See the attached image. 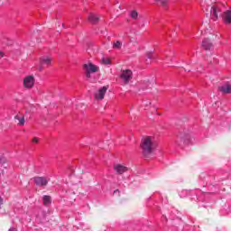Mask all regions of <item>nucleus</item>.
<instances>
[{
  "label": "nucleus",
  "instance_id": "obj_1",
  "mask_svg": "<svg viewBox=\"0 0 231 231\" xmlns=\"http://www.w3.org/2000/svg\"><path fill=\"white\" fill-rule=\"evenodd\" d=\"M156 147H158V144L156 143L154 137L146 136L142 139L141 149L145 158H149V156L156 151Z\"/></svg>",
  "mask_w": 231,
  "mask_h": 231
},
{
  "label": "nucleus",
  "instance_id": "obj_2",
  "mask_svg": "<svg viewBox=\"0 0 231 231\" xmlns=\"http://www.w3.org/2000/svg\"><path fill=\"white\" fill-rule=\"evenodd\" d=\"M83 69L85 70L87 79H91V75H93V73H97V71H100V68L92 62L85 63L83 65Z\"/></svg>",
  "mask_w": 231,
  "mask_h": 231
},
{
  "label": "nucleus",
  "instance_id": "obj_3",
  "mask_svg": "<svg viewBox=\"0 0 231 231\" xmlns=\"http://www.w3.org/2000/svg\"><path fill=\"white\" fill-rule=\"evenodd\" d=\"M190 140H191L190 134L182 133L179 134L177 138V143L180 147H183V145H189V143H190Z\"/></svg>",
  "mask_w": 231,
  "mask_h": 231
},
{
  "label": "nucleus",
  "instance_id": "obj_4",
  "mask_svg": "<svg viewBox=\"0 0 231 231\" xmlns=\"http://www.w3.org/2000/svg\"><path fill=\"white\" fill-rule=\"evenodd\" d=\"M209 10V15L213 21H217L219 19V15H221V9H219V6L213 5L208 6L207 12Z\"/></svg>",
  "mask_w": 231,
  "mask_h": 231
},
{
  "label": "nucleus",
  "instance_id": "obj_5",
  "mask_svg": "<svg viewBox=\"0 0 231 231\" xmlns=\"http://www.w3.org/2000/svg\"><path fill=\"white\" fill-rule=\"evenodd\" d=\"M14 122L19 127H24V125L26 124V112H18L14 116Z\"/></svg>",
  "mask_w": 231,
  "mask_h": 231
},
{
  "label": "nucleus",
  "instance_id": "obj_6",
  "mask_svg": "<svg viewBox=\"0 0 231 231\" xmlns=\"http://www.w3.org/2000/svg\"><path fill=\"white\" fill-rule=\"evenodd\" d=\"M49 178L47 177H33L32 181L37 185V187H46L48 185Z\"/></svg>",
  "mask_w": 231,
  "mask_h": 231
},
{
  "label": "nucleus",
  "instance_id": "obj_7",
  "mask_svg": "<svg viewBox=\"0 0 231 231\" xmlns=\"http://www.w3.org/2000/svg\"><path fill=\"white\" fill-rule=\"evenodd\" d=\"M35 86V78L33 76H26L23 79V87L27 89H32Z\"/></svg>",
  "mask_w": 231,
  "mask_h": 231
},
{
  "label": "nucleus",
  "instance_id": "obj_8",
  "mask_svg": "<svg viewBox=\"0 0 231 231\" xmlns=\"http://www.w3.org/2000/svg\"><path fill=\"white\" fill-rule=\"evenodd\" d=\"M121 79L125 84H129V81L133 79V71L130 69L123 70L121 73Z\"/></svg>",
  "mask_w": 231,
  "mask_h": 231
},
{
  "label": "nucleus",
  "instance_id": "obj_9",
  "mask_svg": "<svg viewBox=\"0 0 231 231\" xmlns=\"http://www.w3.org/2000/svg\"><path fill=\"white\" fill-rule=\"evenodd\" d=\"M106 93H107V87H102L94 94V97L96 100H104Z\"/></svg>",
  "mask_w": 231,
  "mask_h": 231
},
{
  "label": "nucleus",
  "instance_id": "obj_10",
  "mask_svg": "<svg viewBox=\"0 0 231 231\" xmlns=\"http://www.w3.org/2000/svg\"><path fill=\"white\" fill-rule=\"evenodd\" d=\"M51 64V58L49 56H43L40 59V69H42L44 66H50Z\"/></svg>",
  "mask_w": 231,
  "mask_h": 231
},
{
  "label": "nucleus",
  "instance_id": "obj_11",
  "mask_svg": "<svg viewBox=\"0 0 231 231\" xmlns=\"http://www.w3.org/2000/svg\"><path fill=\"white\" fill-rule=\"evenodd\" d=\"M220 93L223 95H231V85L229 83H225L218 88Z\"/></svg>",
  "mask_w": 231,
  "mask_h": 231
},
{
  "label": "nucleus",
  "instance_id": "obj_12",
  "mask_svg": "<svg viewBox=\"0 0 231 231\" xmlns=\"http://www.w3.org/2000/svg\"><path fill=\"white\" fill-rule=\"evenodd\" d=\"M114 171L117 174H124V172H127V171H129V168H127L126 166L122 165V164H116L114 166Z\"/></svg>",
  "mask_w": 231,
  "mask_h": 231
},
{
  "label": "nucleus",
  "instance_id": "obj_13",
  "mask_svg": "<svg viewBox=\"0 0 231 231\" xmlns=\"http://www.w3.org/2000/svg\"><path fill=\"white\" fill-rule=\"evenodd\" d=\"M223 19L224 22L226 23V24L231 23V8L223 14Z\"/></svg>",
  "mask_w": 231,
  "mask_h": 231
},
{
  "label": "nucleus",
  "instance_id": "obj_14",
  "mask_svg": "<svg viewBox=\"0 0 231 231\" xmlns=\"http://www.w3.org/2000/svg\"><path fill=\"white\" fill-rule=\"evenodd\" d=\"M202 48H204V50H210V48H212V42H210V40L208 39L203 40Z\"/></svg>",
  "mask_w": 231,
  "mask_h": 231
},
{
  "label": "nucleus",
  "instance_id": "obj_15",
  "mask_svg": "<svg viewBox=\"0 0 231 231\" xmlns=\"http://www.w3.org/2000/svg\"><path fill=\"white\" fill-rule=\"evenodd\" d=\"M43 205L48 207V205H51V197L45 195L43 196Z\"/></svg>",
  "mask_w": 231,
  "mask_h": 231
},
{
  "label": "nucleus",
  "instance_id": "obj_16",
  "mask_svg": "<svg viewBox=\"0 0 231 231\" xmlns=\"http://www.w3.org/2000/svg\"><path fill=\"white\" fill-rule=\"evenodd\" d=\"M88 21L95 24L96 23H98V16H97L93 14H90L89 16H88Z\"/></svg>",
  "mask_w": 231,
  "mask_h": 231
},
{
  "label": "nucleus",
  "instance_id": "obj_17",
  "mask_svg": "<svg viewBox=\"0 0 231 231\" xmlns=\"http://www.w3.org/2000/svg\"><path fill=\"white\" fill-rule=\"evenodd\" d=\"M114 50H120L122 48V42L116 41L113 43Z\"/></svg>",
  "mask_w": 231,
  "mask_h": 231
},
{
  "label": "nucleus",
  "instance_id": "obj_18",
  "mask_svg": "<svg viewBox=\"0 0 231 231\" xmlns=\"http://www.w3.org/2000/svg\"><path fill=\"white\" fill-rule=\"evenodd\" d=\"M146 57L147 59H149V60H146V64H151V60H152V59L154 58L152 55V52H147Z\"/></svg>",
  "mask_w": 231,
  "mask_h": 231
},
{
  "label": "nucleus",
  "instance_id": "obj_19",
  "mask_svg": "<svg viewBox=\"0 0 231 231\" xmlns=\"http://www.w3.org/2000/svg\"><path fill=\"white\" fill-rule=\"evenodd\" d=\"M130 17H132V19H134V20H136V19H138V12H136V11H132L131 13H130Z\"/></svg>",
  "mask_w": 231,
  "mask_h": 231
},
{
  "label": "nucleus",
  "instance_id": "obj_20",
  "mask_svg": "<svg viewBox=\"0 0 231 231\" xmlns=\"http://www.w3.org/2000/svg\"><path fill=\"white\" fill-rule=\"evenodd\" d=\"M158 3H161V5H162V6H165L167 5V3H169V0H155Z\"/></svg>",
  "mask_w": 231,
  "mask_h": 231
},
{
  "label": "nucleus",
  "instance_id": "obj_21",
  "mask_svg": "<svg viewBox=\"0 0 231 231\" xmlns=\"http://www.w3.org/2000/svg\"><path fill=\"white\" fill-rule=\"evenodd\" d=\"M102 62H103V64H111V60H109V59H103L102 60Z\"/></svg>",
  "mask_w": 231,
  "mask_h": 231
},
{
  "label": "nucleus",
  "instance_id": "obj_22",
  "mask_svg": "<svg viewBox=\"0 0 231 231\" xmlns=\"http://www.w3.org/2000/svg\"><path fill=\"white\" fill-rule=\"evenodd\" d=\"M38 142H39V138L34 137V138L32 139V143H37Z\"/></svg>",
  "mask_w": 231,
  "mask_h": 231
},
{
  "label": "nucleus",
  "instance_id": "obj_23",
  "mask_svg": "<svg viewBox=\"0 0 231 231\" xmlns=\"http://www.w3.org/2000/svg\"><path fill=\"white\" fill-rule=\"evenodd\" d=\"M149 106H151V101H146L145 102V107H149Z\"/></svg>",
  "mask_w": 231,
  "mask_h": 231
},
{
  "label": "nucleus",
  "instance_id": "obj_24",
  "mask_svg": "<svg viewBox=\"0 0 231 231\" xmlns=\"http://www.w3.org/2000/svg\"><path fill=\"white\" fill-rule=\"evenodd\" d=\"M3 57H5V52L0 51V59H3Z\"/></svg>",
  "mask_w": 231,
  "mask_h": 231
},
{
  "label": "nucleus",
  "instance_id": "obj_25",
  "mask_svg": "<svg viewBox=\"0 0 231 231\" xmlns=\"http://www.w3.org/2000/svg\"><path fill=\"white\" fill-rule=\"evenodd\" d=\"M8 231H17L14 227H11Z\"/></svg>",
  "mask_w": 231,
  "mask_h": 231
},
{
  "label": "nucleus",
  "instance_id": "obj_26",
  "mask_svg": "<svg viewBox=\"0 0 231 231\" xmlns=\"http://www.w3.org/2000/svg\"><path fill=\"white\" fill-rule=\"evenodd\" d=\"M116 192H118V189L115 190V191H114V194H116Z\"/></svg>",
  "mask_w": 231,
  "mask_h": 231
},
{
  "label": "nucleus",
  "instance_id": "obj_27",
  "mask_svg": "<svg viewBox=\"0 0 231 231\" xmlns=\"http://www.w3.org/2000/svg\"><path fill=\"white\" fill-rule=\"evenodd\" d=\"M169 60H172V58H170Z\"/></svg>",
  "mask_w": 231,
  "mask_h": 231
},
{
  "label": "nucleus",
  "instance_id": "obj_28",
  "mask_svg": "<svg viewBox=\"0 0 231 231\" xmlns=\"http://www.w3.org/2000/svg\"><path fill=\"white\" fill-rule=\"evenodd\" d=\"M206 15H208V13H207Z\"/></svg>",
  "mask_w": 231,
  "mask_h": 231
}]
</instances>
